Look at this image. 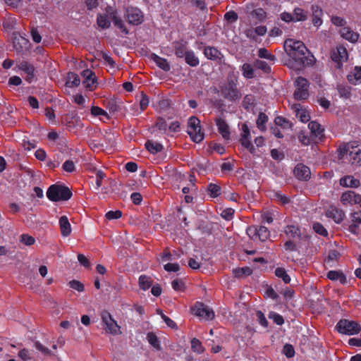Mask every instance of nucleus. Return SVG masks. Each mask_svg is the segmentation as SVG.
<instances>
[{"label":"nucleus","mask_w":361,"mask_h":361,"mask_svg":"<svg viewBox=\"0 0 361 361\" xmlns=\"http://www.w3.org/2000/svg\"><path fill=\"white\" fill-rule=\"evenodd\" d=\"M283 47L287 54L298 64L305 66L313 63L314 57L305 55L307 49L302 42L288 39L285 41Z\"/></svg>","instance_id":"nucleus-1"},{"label":"nucleus","mask_w":361,"mask_h":361,"mask_svg":"<svg viewBox=\"0 0 361 361\" xmlns=\"http://www.w3.org/2000/svg\"><path fill=\"white\" fill-rule=\"evenodd\" d=\"M346 156L348 161L353 164L361 165V145H347L339 149V158Z\"/></svg>","instance_id":"nucleus-2"},{"label":"nucleus","mask_w":361,"mask_h":361,"mask_svg":"<svg viewBox=\"0 0 361 361\" xmlns=\"http://www.w3.org/2000/svg\"><path fill=\"white\" fill-rule=\"evenodd\" d=\"M47 197L53 202L68 200L72 196V192L67 187L58 185H51L47 191Z\"/></svg>","instance_id":"nucleus-3"},{"label":"nucleus","mask_w":361,"mask_h":361,"mask_svg":"<svg viewBox=\"0 0 361 361\" xmlns=\"http://www.w3.org/2000/svg\"><path fill=\"white\" fill-rule=\"evenodd\" d=\"M337 331L342 334L355 335L360 332L361 326L355 321L341 319L336 324Z\"/></svg>","instance_id":"nucleus-4"},{"label":"nucleus","mask_w":361,"mask_h":361,"mask_svg":"<svg viewBox=\"0 0 361 361\" xmlns=\"http://www.w3.org/2000/svg\"><path fill=\"white\" fill-rule=\"evenodd\" d=\"M221 94L227 100L234 102L238 100L242 94L233 80H228L220 88Z\"/></svg>","instance_id":"nucleus-5"},{"label":"nucleus","mask_w":361,"mask_h":361,"mask_svg":"<svg viewBox=\"0 0 361 361\" xmlns=\"http://www.w3.org/2000/svg\"><path fill=\"white\" fill-rule=\"evenodd\" d=\"M100 316L102 324L106 326L105 331L106 333L112 335H118L121 333L120 326L108 311L102 310Z\"/></svg>","instance_id":"nucleus-6"},{"label":"nucleus","mask_w":361,"mask_h":361,"mask_svg":"<svg viewBox=\"0 0 361 361\" xmlns=\"http://www.w3.org/2000/svg\"><path fill=\"white\" fill-rule=\"evenodd\" d=\"M188 133L195 142L199 143L204 139V133L201 131L200 121L197 117L190 118Z\"/></svg>","instance_id":"nucleus-7"},{"label":"nucleus","mask_w":361,"mask_h":361,"mask_svg":"<svg viewBox=\"0 0 361 361\" xmlns=\"http://www.w3.org/2000/svg\"><path fill=\"white\" fill-rule=\"evenodd\" d=\"M296 90L294 92V97L296 100L305 99L308 97V81L302 77H299L295 81Z\"/></svg>","instance_id":"nucleus-8"},{"label":"nucleus","mask_w":361,"mask_h":361,"mask_svg":"<svg viewBox=\"0 0 361 361\" xmlns=\"http://www.w3.org/2000/svg\"><path fill=\"white\" fill-rule=\"evenodd\" d=\"M192 310L194 314L197 317H202L206 320H212L215 317L213 310L209 308L201 302H196L192 307Z\"/></svg>","instance_id":"nucleus-9"},{"label":"nucleus","mask_w":361,"mask_h":361,"mask_svg":"<svg viewBox=\"0 0 361 361\" xmlns=\"http://www.w3.org/2000/svg\"><path fill=\"white\" fill-rule=\"evenodd\" d=\"M143 13L137 7H128L126 9V20L130 24L140 25L143 21Z\"/></svg>","instance_id":"nucleus-10"},{"label":"nucleus","mask_w":361,"mask_h":361,"mask_svg":"<svg viewBox=\"0 0 361 361\" xmlns=\"http://www.w3.org/2000/svg\"><path fill=\"white\" fill-rule=\"evenodd\" d=\"M240 144L251 154L255 153V147L250 142V133L248 126L245 123L242 126V133L240 139Z\"/></svg>","instance_id":"nucleus-11"},{"label":"nucleus","mask_w":361,"mask_h":361,"mask_svg":"<svg viewBox=\"0 0 361 361\" xmlns=\"http://www.w3.org/2000/svg\"><path fill=\"white\" fill-rule=\"evenodd\" d=\"M340 201L343 205L357 204L361 202V195L355 191L348 190L341 194Z\"/></svg>","instance_id":"nucleus-12"},{"label":"nucleus","mask_w":361,"mask_h":361,"mask_svg":"<svg viewBox=\"0 0 361 361\" xmlns=\"http://www.w3.org/2000/svg\"><path fill=\"white\" fill-rule=\"evenodd\" d=\"M247 233L249 236L253 237L255 235L258 237L261 241H265L269 237V231L268 228L264 226H260L258 228H248L247 229Z\"/></svg>","instance_id":"nucleus-13"},{"label":"nucleus","mask_w":361,"mask_h":361,"mask_svg":"<svg viewBox=\"0 0 361 361\" xmlns=\"http://www.w3.org/2000/svg\"><path fill=\"white\" fill-rule=\"evenodd\" d=\"M326 215L327 217L333 219L336 224H340L345 216L342 209L333 206L326 211Z\"/></svg>","instance_id":"nucleus-14"},{"label":"nucleus","mask_w":361,"mask_h":361,"mask_svg":"<svg viewBox=\"0 0 361 361\" xmlns=\"http://www.w3.org/2000/svg\"><path fill=\"white\" fill-rule=\"evenodd\" d=\"M294 173H295V176L299 180H308L310 178V175H311L310 169L307 166H306L303 164H298L295 166V168L294 169Z\"/></svg>","instance_id":"nucleus-15"},{"label":"nucleus","mask_w":361,"mask_h":361,"mask_svg":"<svg viewBox=\"0 0 361 361\" xmlns=\"http://www.w3.org/2000/svg\"><path fill=\"white\" fill-rule=\"evenodd\" d=\"M216 124L218 128L219 133L221 135L224 139L229 140L230 139V130L229 126L226 123V121L219 118L216 119Z\"/></svg>","instance_id":"nucleus-16"},{"label":"nucleus","mask_w":361,"mask_h":361,"mask_svg":"<svg viewBox=\"0 0 361 361\" xmlns=\"http://www.w3.org/2000/svg\"><path fill=\"white\" fill-rule=\"evenodd\" d=\"M339 183L343 187L352 188H357L360 185V180L355 178L353 176L342 177L339 180Z\"/></svg>","instance_id":"nucleus-17"},{"label":"nucleus","mask_w":361,"mask_h":361,"mask_svg":"<svg viewBox=\"0 0 361 361\" xmlns=\"http://www.w3.org/2000/svg\"><path fill=\"white\" fill-rule=\"evenodd\" d=\"M341 35L343 38L355 42L359 38V34L353 32L350 27H344L340 30Z\"/></svg>","instance_id":"nucleus-18"},{"label":"nucleus","mask_w":361,"mask_h":361,"mask_svg":"<svg viewBox=\"0 0 361 361\" xmlns=\"http://www.w3.org/2000/svg\"><path fill=\"white\" fill-rule=\"evenodd\" d=\"M59 226L61 235L64 237L70 235L71 233V226L66 216H62L59 219Z\"/></svg>","instance_id":"nucleus-19"},{"label":"nucleus","mask_w":361,"mask_h":361,"mask_svg":"<svg viewBox=\"0 0 361 361\" xmlns=\"http://www.w3.org/2000/svg\"><path fill=\"white\" fill-rule=\"evenodd\" d=\"M204 56L210 60L220 59L222 56L221 53L214 47H206L204 49Z\"/></svg>","instance_id":"nucleus-20"},{"label":"nucleus","mask_w":361,"mask_h":361,"mask_svg":"<svg viewBox=\"0 0 361 361\" xmlns=\"http://www.w3.org/2000/svg\"><path fill=\"white\" fill-rule=\"evenodd\" d=\"M312 23L314 26L319 27L322 24V10L317 6H312Z\"/></svg>","instance_id":"nucleus-21"},{"label":"nucleus","mask_w":361,"mask_h":361,"mask_svg":"<svg viewBox=\"0 0 361 361\" xmlns=\"http://www.w3.org/2000/svg\"><path fill=\"white\" fill-rule=\"evenodd\" d=\"M27 43V40L21 36L14 37L13 39V47L18 52H21L26 49Z\"/></svg>","instance_id":"nucleus-22"},{"label":"nucleus","mask_w":361,"mask_h":361,"mask_svg":"<svg viewBox=\"0 0 361 361\" xmlns=\"http://www.w3.org/2000/svg\"><path fill=\"white\" fill-rule=\"evenodd\" d=\"M150 58L161 69L164 71H169L170 70V65L166 59L161 58L155 54H152Z\"/></svg>","instance_id":"nucleus-23"},{"label":"nucleus","mask_w":361,"mask_h":361,"mask_svg":"<svg viewBox=\"0 0 361 361\" xmlns=\"http://www.w3.org/2000/svg\"><path fill=\"white\" fill-rule=\"evenodd\" d=\"M308 128L310 130L312 135L315 137L321 138L323 136L324 129L319 123L316 121H311L308 124Z\"/></svg>","instance_id":"nucleus-24"},{"label":"nucleus","mask_w":361,"mask_h":361,"mask_svg":"<svg viewBox=\"0 0 361 361\" xmlns=\"http://www.w3.org/2000/svg\"><path fill=\"white\" fill-rule=\"evenodd\" d=\"M81 75L85 79L83 83L85 84V86L87 87H90L91 85L94 83L96 79L94 73L90 71V69L84 70L81 73Z\"/></svg>","instance_id":"nucleus-25"},{"label":"nucleus","mask_w":361,"mask_h":361,"mask_svg":"<svg viewBox=\"0 0 361 361\" xmlns=\"http://www.w3.org/2000/svg\"><path fill=\"white\" fill-rule=\"evenodd\" d=\"M348 81L353 84L356 85L358 82H361V66H355L354 71L348 74Z\"/></svg>","instance_id":"nucleus-26"},{"label":"nucleus","mask_w":361,"mask_h":361,"mask_svg":"<svg viewBox=\"0 0 361 361\" xmlns=\"http://www.w3.org/2000/svg\"><path fill=\"white\" fill-rule=\"evenodd\" d=\"M186 42H173L174 49H175V54L177 57L183 58L187 53L188 50H187Z\"/></svg>","instance_id":"nucleus-27"},{"label":"nucleus","mask_w":361,"mask_h":361,"mask_svg":"<svg viewBox=\"0 0 361 361\" xmlns=\"http://www.w3.org/2000/svg\"><path fill=\"white\" fill-rule=\"evenodd\" d=\"M138 283L140 288L146 291L152 286L153 281L151 277L145 275H141L139 278Z\"/></svg>","instance_id":"nucleus-28"},{"label":"nucleus","mask_w":361,"mask_h":361,"mask_svg":"<svg viewBox=\"0 0 361 361\" xmlns=\"http://www.w3.org/2000/svg\"><path fill=\"white\" fill-rule=\"evenodd\" d=\"M185 62L190 66L195 67L199 65V59L192 51H188L184 56Z\"/></svg>","instance_id":"nucleus-29"},{"label":"nucleus","mask_w":361,"mask_h":361,"mask_svg":"<svg viewBox=\"0 0 361 361\" xmlns=\"http://www.w3.org/2000/svg\"><path fill=\"white\" fill-rule=\"evenodd\" d=\"M80 83L79 76L74 73H68L66 86L68 87H78Z\"/></svg>","instance_id":"nucleus-30"},{"label":"nucleus","mask_w":361,"mask_h":361,"mask_svg":"<svg viewBox=\"0 0 361 361\" xmlns=\"http://www.w3.org/2000/svg\"><path fill=\"white\" fill-rule=\"evenodd\" d=\"M145 146L147 149L152 154H156L163 149V146L161 144L154 142L152 140H148L145 143Z\"/></svg>","instance_id":"nucleus-31"},{"label":"nucleus","mask_w":361,"mask_h":361,"mask_svg":"<svg viewBox=\"0 0 361 361\" xmlns=\"http://www.w3.org/2000/svg\"><path fill=\"white\" fill-rule=\"evenodd\" d=\"M328 279L335 281L338 280L342 284L346 283V278L343 273L338 271H330L327 274Z\"/></svg>","instance_id":"nucleus-32"},{"label":"nucleus","mask_w":361,"mask_h":361,"mask_svg":"<svg viewBox=\"0 0 361 361\" xmlns=\"http://www.w3.org/2000/svg\"><path fill=\"white\" fill-rule=\"evenodd\" d=\"M147 338L149 343L154 348L157 350H159L161 348L160 342L155 334H154L153 332H149L147 334Z\"/></svg>","instance_id":"nucleus-33"},{"label":"nucleus","mask_w":361,"mask_h":361,"mask_svg":"<svg viewBox=\"0 0 361 361\" xmlns=\"http://www.w3.org/2000/svg\"><path fill=\"white\" fill-rule=\"evenodd\" d=\"M171 285L173 290L177 292H185L189 290L184 282L179 279L173 280Z\"/></svg>","instance_id":"nucleus-34"},{"label":"nucleus","mask_w":361,"mask_h":361,"mask_svg":"<svg viewBox=\"0 0 361 361\" xmlns=\"http://www.w3.org/2000/svg\"><path fill=\"white\" fill-rule=\"evenodd\" d=\"M337 90L341 97L348 99L351 95V87L348 86H345L343 85H338L337 86Z\"/></svg>","instance_id":"nucleus-35"},{"label":"nucleus","mask_w":361,"mask_h":361,"mask_svg":"<svg viewBox=\"0 0 361 361\" xmlns=\"http://www.w3.org/2000/svg\"><path fill=\"white\" fill-rule=\"evenodd\" d=\"M299 106V104L293 105V109L295 110V111H297L296 116L299 117L302 122L305 123L308 121L310 120V115L305 111L300 110Z\"/></svg>","instance_id":"nucleus-36"},{"label":"nucleus","mask_w":361,"mask_h":361,"mask_svg":"<svg viewBox=\"0 0 361 361\" xmlns=\"http://www.w3.org/2000/svg\"><path fill=\"white\" fill-rule=\"evenodd\" d=\"M207 191L211 197H216L221 194V187L214 183H210L207 186Z\"/></svg>","instance_id":"nucleus-37"},{"label":"nucleus","mask_w":361,"mask_h":361,"mask_svg":"<svg viewBox=\"0 0 361 361\" xmlns=\"http://www.w3.org/2000/svg\"><path fill=\"white\" fill-rule=\"evenodd\" d=\"M97 24L100 27L106 29L110 27L111 23L106 15L99 14L97 16Z\"/></svg>","instance_id":"nucleus-38"},{"label":"nucleus","mask_w":361,"mask_h":361,"mask_svg":"<svg viewBox=\"0 0 361 361\" xmlns=\"http://www.w3.org/2000/svg\"><path fill=\"white\" fill-rule=\"evenodd\" d=\"M294 21H303L307 19V15L304 11L300 8H296L294 9L293 13Z\"/></svg>","instance_id":"nucleus-39"},{"label":"nucleus","mask_w":361,"mask_h":361,"mask_svg":"<svg viewBox=\"0 0 361 361\" xmlns=\"http://www.w3.org/2000/svg\"><path fill=\"white\" fill-rule=\"evenodd\" d=\"M243 75L246 78H252L254 77V69L249 63H244L242 66Z\"/></svg>","instance_id":"nucleus-40"},{"label":"nucleus","mask_w":361,"mask_h":361,"mask_svg":"<svg viewBox=\"0 0 361 361\" xmlns=\"http://www.w3.org/2000/svg\"><path fill=\"white\" fill-rule=\"evenodd\" d=\"M19 69L22 71L25 72L27 75L31 74L32 73L35 72V68L34 66L26 61H22L20 63Z\"/></svg>","instance_id":"nucleus-41"},{"label":"nucleus","mask_w":361,"mask_h":361,"mask_svg":"<svg viewBox=\"0 0 361 361\" xmlns=\"http://www.w3.org/2000/svg\"><path fill=\"white\" fill-rule=\"evenodd\" d=\"M191 348L194 352H196L199 354L204 352V348L202 345V343L195 338L191 340Z\"/></svg>","instance_id":"nucleus-42"},{"label":"nucleus","mask_w":361,"mask_h":361,"mask_svg":"<svg viewBox=\"0 0 361 361\" xmlns=\"http://www.w3.org/2000/svg\"><path fill=\"white\" fill-rule=\"evenodd\" d=\"M285 233L287 235L293 238L300 235L299 228L295 226H287L285 228Z\"/></svg>","instance_id":"nucleus-43"},{"label":"nucleus","mask_w":361,"mask_h":361,"mask_svg":"<svg viewBox=\"0 0 361 361\" xmlns=\"http://www.w3.org/2000/svg\"><path fill=\"white\" fill-rule=\"evenodd\" d=\"M275 274L279 278H281L286 283H289L290 281L289 276L287 274L285 269L283 268L279 267L276 269Z\"/></svg>","instance_id":"nucleus-44"},{"label":"nucleus","mask_w":361,"mask_h":361,"mask_svg":"<svg viewBox=\"0 0 361 361\" xmlns=\"http://www.w3.org/2000/svg\"><path fill=\"white\" fill-rule=\"evenodd\" d=\"M35 348L44 355H51L53 353L51 350L44 346L39 341H36L34 343Z\"/></svg>","instance_id":"nucleus-45"},{"label":"nucleus","mask_w":361,"mask_h":361,"mask_svg":"<svg viewBox=\"0 0 361 361\" xmlns=\"http://www.w3.org/2000/svg\"><path fill=\"white\" fill-rule=\"evenodd\" d=\"M20 241L27 246H30L35 243V239L28 234H22L20 236Z\"/></svg>","instance_id":"nucleus-46"},{"label":"nucleus","mask_w":361,"mask_h":361,"mask_svg":"<svg viewBox=\"0 0 361 361\" xmlns=\"http://www.w3.org/2000/svg\"><path fill=\"white\" fill-rule=\"evenodd\" d=\"M68 286L73 290H77L78 292L85 291V286H84L83 283H82L79 281L72 280V281H69Z\"/></svg>","instance_id":"nucleus-47"},{"label":"nucleus","mask_w":361,"mask_h":361,"mask_svg":"<svg viewBox=\"0 0 361 361\" xmlns=\"http://www.w3.org/2000/svg\"><path fill=\"white\" fill-rule=\"evenodd\" d=\"M250 14L260 20H263L266 17V12L261 8L252 10L250 12Z\"/></svg>","instance_id":"nucleus-48"},{"label":"nucleus","mask_w":361,"mask_h":361,"mask_svg":"<svg viewBox=\"0 0 361 361\" xmlns=\"http://www.w3.org/2000/svg\"><path fill=\"white\" fill-rule=\"evenodd\" d=\"M269 317L277 325H282L284 323L283 317L278 313L270 312Z\"/></svg>","instance_id":"nucleus-49"},{"label":"nucleus","mask_w":361,"mask_h":361,"mask_svg":"<svg viewBox=\"0 0 361 361\" xmlns=\"http://www.w3.org/2000/svg\"><path fill=\"white\" fill-rule=\"evenodd\" d=\"M283 352L288 358H291L295 355V350L293 346L288 343L284 345Z\"/></svg>","instance_id":"nucleus-50"},{"label":"nucleus","mask_w":361,"mask_h":361,"mask_svg":"<svg viewBox=\"0 0 361 361\" xmlns=\"http://www.w3.org/2000/svg\"><path fill=\"white\" fill-rule=\"evenodd\" d=\"M235 275L237 277H241L243 276H249L252 274V270L249 267H243L234 271Z\"/></svg>","instance_id":"nucleus-51"},{"label":"nucleus","mask_w":361,"mask_h":361,"mask_svg":"<svg viewBox=\"0 0 361 361\" xmlns=\"http://www.w3.org/2000/svg\"><path fill=\"white\" fill-rule=\"evenodd\" d=\"M258 56L260 58L267 59L270 61H275L276 59V57L273 54L269 53V51L264 48L259 49Z\"/></svg>","instance_id":"nucleus-52"},{"label":"nucleus","mask_w":361,"mask_h":361,"mask_svg":"<svg viewBox=\"0 0 361 361\" xmlns=\"http://www.w3.org/2000/svg\"><path fill=\"white\" fill-rule=\"evenodd\" d=\"M268 120V118L267 116V115L264 113H260L258 116V118L257 120V127L263 130L264 129V123L267 121Z\"/></svg>","instance_id":"nucleus-53"},{"label":"nucleus","mask_w":361,"mask_h":361,"mask_svg":"<svg viewBox=\"0 0 361 361\" xmlns=\"http://www.w3.org/2000/svg\"><path fill=\"white\" fill-rule=\"evenodd\" d=\"M274 197L282 204H286L290 202V199L287 196L281 194L280 192H274Z\"/></svg>","instance_id":"nucleus-54"},{"label":"nucleus","mask_w":361,"mask_h":361,"mask_svg":"<svg viewBox=\"0 0 361 361\" xmlns=\"http://www.w3.org/2000/svg\"><path fill=\"white\" fill-rule=\"evenodd\" d=\"M62 168L65 171L72 173L75 169V163L72 160H67L63 163Z\"/></svg>","instance_id":"nucleus-55"},{"label":"nucleus","mask_w":361,"mask_h":361,"mask_svg":"<svg viewBox=\"0 0 361 361\" xmlns=\"http://www.w3.org/2000/svg\"><path fill=\"white\" fill-rule=\"evenodd\" d=\"M313 229L314 231L320 234L323 236H326L328 235L327 231L325 229V228L319 223H315L313 225Z\"/></svg>","instance_id":"nucleus-56"},{"label":"nucleus","mask_w":361,"mask_h":361,"mask_svg":"<svg viewBox=\"0 0 361 361\" xmlns=\"http://www.w3.org/2000/svg\"><path fill=\"white\" fill-rule=\"evenodd\" d=\"M255 67L262 70L265 73H268L270 71V67L268 66V64L263 61H256L255 62Z\"/></svg>","instance_id":"nucleus-57"},{"label":"nucleus","mask_w":361,"mask_h":361,"mask_svg":"<svg viewBox=\"0 0 361 361\" xmlns=\"http://www.w3.org/2000/svg\"><path fill=\"white\" fill-rule=\"evenodd\" d=\"M121 216L122 212L120 210L109 211L105 215L106 218L109 220L118 219L121 218Z\"/></svg>","instance_id":"nucleus-58"},{"label":"nucleus","mask_w":361,"mask_h":361,"mask_svg":"<svg viewBox=\"0 0 361 361\" xmlns=\"http://www.w3.org/2000/svg\"><path fill=\"white\" fill-rule=\"evenodd\" d=\"M149 104V97L144 94L143 92L141 93V99L140 100V107L142 111H144L147 109Z\"/></svg>","instance_id":"nucleus-59"},{"label":"nucleus","mask_w":361,"mask_h":361,"mask_svg":"<svg viewBox=\"0 0 361 361\" xmlns=\"http://www.w3.org/2000/svg\"><path fill=\"white\" fill-rule=\"evenodd\" d=\"M18 355L23 361H27L31 359L30 351L26 348H23L19 350Z\"/></svg>","instance_id":"nucleus-60"},{"label":"nucleus","mask_w":361,"mask_h":361,"mask_svg":"<svg viewBox=\"0 0 361 361\" xmlns=\"http://www.w3.org/2000/svg\"><path fill=\"white\" fill-rule=\"evenodd\" d=\"M112 21L114 22V25L116 27H118L123 32H125L126 34H127L128 32L124 25L123 20L121 18H119L118 16L116 17L114 19H113Z\"/></svg>","instance_id":"nucleus-61"},{"label":"nucleus","mask_w":361,"mask_h":361,"mask_svg":"<svg viewBox=\"0 0 361 361\" xmlns=\"http://www.w3.org/2000/svg\"><path fill=\"white\" fill-rule=\"evenodd\" d=\"M91 113L92 115L96 116H104L107 118H109L107 113L105 111H104L102 109H101L100 107H98V106H92L91 109Z\"/></svg>","instance_id":"nucleus-62"},{"label":"nucleus","mask_w":361,"mask_h":361,"mask_svg":"<svg viewBox=\"0 0 361 361\" xmlns=\"http://www.w3.org/2000/svg\"><path fill=\"white\" fill-rule=\"evenodd\" d=\"M350 218L353 223L361 224V211H355L350 214Z\"/></svg>","instance_id":"nucleus-63"},{"label":"nucleus","mask_w":361,"mask_h":361,"mask_svg":"<svg viewBox=\"0 0 361 361\" xmlns=\"http://www.w3.org/2000/svg\"><path fill=\"white\" fill-rule=\"evenodd\" d=\"M256 316H257V320L259 321V324L264 327H267L268 322H267L264 314L261 311H257L256 312Z\"/></svg>","instance_id":"nucleus-64"}]
</instances>
